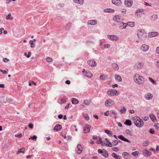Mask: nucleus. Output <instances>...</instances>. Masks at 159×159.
I'll use <instances>...</instances> for the list:
<instances>
[{
  "mask_svg": "<svg viewBox=\"0 0 159 159\" xmlns=\"http://www.w3.org/2000/svg\"><path fill=\"white\" fill-rule=\"evenodd\" d=\"M126 111V109L125 107H121L120 110V112L121 114H125Z\"/></svg>",
  "mask_w": 159,
  "mask_h": 159,
  "instance_id": "c756f323",
  "label": "nucleus"
},
{
  "mask_svg": "<svg viewBox=\"0 0 159 159\" xmlns=\"http://www.w3.org/2000/svg\"><path fill=\"white\" fill-rule=\"evenodd\" d=\"M107 93L110 96L118 95L119 94L118 91L114 89H109L107 91Z\"/></svg>",
  "mask_w": 159,
  "mask_h": 159,
  "instance_id": "20e7f679",
  "label": "nucleus"
},
{
  "mask_svg": "<svg viewBox=\"0 0 159 159\" xmlns=\"http://www.w3.org/2000/svg\"><path fill=\"white\" fill-rule=\"evenodd\" d=\"M107 143H107L106 145V146L109 147H112V143H111V142H108Z\"/></svg>",
  "mask_w": 159,
  "mask_h": 159,
  "instance_id": "8fccbe9b",
  "label": "nucleus"
},
{
  "mask_svg": "<svg viewBox=\"0 0 159 159\" xmlns=\"http://www.w3.org/2000/svg\"><path fill=\"white\" fill-rule=\"evenodd\" d=\"M127 26V23H124L121 22L120 23L119 26V28L120 30L125 29Z\"/></svg>",
  "mask_w": 159,
  "mask_h": 159,
  "instance_id": "4468645a",
  "label": "nucleus"
},
{
  "mask_svg": "<svg viewBox=\"0 0 159 159\" xmlns=\"http://www.w3.org/2000/svg\"><path fill=\"white\" fill-rule=\"evenodd\" d=\"M86 75L88 77L91 78L93 76V75H92V74L89 71H86Z\"/></svg>",
  "mask_w": 159,
  "mask_h": 159,
  "instance_id": "72a5a7b5",
  "label": "nucleus"
},
{
  "mask_svg": "<svg viewBox=\"0 0 159 159\" xmlns=\"http://www.w3.org/2000/svg\"><path fill=\"white\" fill-rule=\"evenodd\" d=\"M31 138L33 140H35L37 139V137L36 136H35V135H34V136H33L32 137H31Z\"/></svg>",
  "mask_w": 159,
  "mask_h": 159,
  "instance_id": "052dcab7",
  "label": "nucleus"
},
{
  "mask_svg": "<svg viewBox=\"0 0 159 159\" xmlns=\"http://www.w3.org/2000/svg\"><path fill=\"white\" fill-rule=\"evenodd\" d=\"M149 47L147 45L144 44H143L140 47V49L141 51L144 52H147L149 49Z\"/></svg>",
  "mask_w": 159,
  "mask_h": 159,
  "instance_id": "6e6552de",
  "label": "nucleus"
},
{
  "mask_svg": "<svg viewBox=\"0 0 159 159\" xmlns=\"http://www.w3.org/2000/svg\"><path fill=\"white\" fill-rule=\"evenodd\" d=\"M121 12L123 14H125L126 12V10L125 9L123 8L121 10Z\"/></svg>",
  "mask_w": 159,
  "mask_h": 159,
  "instance_id": "603ef678",
  "label": "nucleus"
},
{
  "mask_svg": "<svg viewBox=\"0 0 159 159\" xmlns=\"http://www.w3.org/2000/svg\"><path fill=\"white\" fill-rule=\"evenodd\" d=\"M115 10L111 8H106L103 10V11L107 13H113L114 12Z\"/></svg>",
  "mask_w": 159,
  "mask_h": 159,
  "instance_id": "412c9836",
  "label": "nucleus"
},
{
  "mask_svg": "<svg viewBox=\"0 0 159 159\" xmlns=\"http://www.w3.org/2000/svg\"><path fill=\"white\" fill-rule=\"evenodd\" d=\"M149 117L147 116H145L143 118V119L144 121H147Z\"/></svg>",
  "mask_w": 159,
  "mask_h": 159,
  "instance_id": "bf43d9fd",
  "label": "nucleus"
},
{
  "mask_svg": "<svg viewBox=\"0 0 159 159\" xmlns=\"http://www.w3.org/2000/svg\"><path fill=\"white\" fill-rule=\"evenodd\" d=\"M143 12V9H138L136 11L135 15L137 16H140L142 14Z\"/></svg>",
  "mask_w": 159,
  "mask_h": 159,
  "instance_id": "f8f14e48",
  "label": "nucleus"
},
{
  "mask_svg": "<svg viewBox=\"0 0 159 159\" xmlns=\"http://www.w3.org/2000/svg\"><path fill=\"white\" fill-rule=\"evenodd\" d=\"M62 128V126L61 125L57 124L56 125L54 128V129L56 131H59Z\"/></svg>",
  "mask_w": 159,
  "mask_h": 159,
  "instance_id": "aec40b11",
  "label": "nucleus"
},
{
  "mask_svg": "<svg viewBox=\"0 0 159 159\" xmlns=\"http://www.w3.org/2000/svg\"><path fill=\"white\" fill-rule=\"evenodd\" d=\"M129 154L127 152H124L122 154V156L125 158H127L128 157H129Z\"/></svg>",
  "mask_w": 159,
  "mask_h": 159,
  "instance_id": "2f4dec72",
  "label": "nucleus"
},
{
  "mask_svg": "<svg viewBox=\"0 0 159 159\" xmlns=\"http://www.w3.org/2000/svg\"><path fill=\"white\" fill-rule=\"evenodd\" d=\"M73 1L76 3L82 5L84 2V0H73Z\"/></svg>",
  "mask_w": 159,
  "mask_h": 159,
  "instance_id": "bb28decb",
  "label": "nucleus"
},
{
  "mask_svg": "<svg viewBox=\"0 0 159 159\" xmlns=\"http://www.w3.org/2000/svg\"><path fill=\"white\" fill-rule=\"evenodd\" d=\"M118 138L120 139L123 141L124 137L122 135H120L118 136Z\"/></svg>",
  "mask_w": 159,
  "mask_h": 159,
  "instance_id": "5fc2aeb1",
  "label": "nucleus"
},
{
  "mask_svg": "<svg viewBox=\"0 0 159 159\" xmlns=\"http://www.w3.org/2000/svg\"><path fill=\"white\" fill-rule=\"evenodd\" d=\"M116 80L118 82H120L122 81V78L120 76L118 75H116L115 76Z\"/></svg>",
  "mask_w": 159,
  "mask_h": 159,
  "instance_id": "c85d7f7f",
  "label": "nucleus"
},
{
  "mask_svg": "<svg viewBox=\"0 0 159 159\" xmlns=\"http://www.w3.org/2000/svg\"><path fill=\"white\" fill-rule=\"evenodd\" d=\"M118 143V141L116 140H113L112 142V143L113 144L112 145L113 146H116V145Z\"/></svg>",
  "mask_w": 159,
  "mask_h": 159,
  "instance_id": "37998d69",
  "label": "nucleus"
},
{
  "mask_svg": "<svg viewBox=\"0 0 159 159\" xmlns=\"http://www.w3.org/2000/svg\"><path fill=\"white\" fill-rule=\"evenodd\" d=\"M155 128H157V129H159V123H156L155 124Z\"/></svg>",
  "mask_w": 159,
  "mask_h": 159,
  "instance_id": "e2e57ef3",
  "label": "nucleus"
},
{
  "mask_svg": "<svg viewBox=\"0 0 159 159\" xmlns=\"http://www.w3.org/2000/svg\"><path fill=\"white\" fill-rule=\"evenodd\" d=\"M138 38L141 41L145 40L147 38V34L143 29H139L137 31Z\"/></svg>",
  "mask_w": 159,
  "mask_h": 159,
  "instance_id": "f257e3e1",
  "label": "nucleus"
},
{
  "mask_svg": "<svg viewBox=\"0 0 159 159\" xmlns=\"http://www.w3.org/2000/svg\"><path fill=\"white\" fill-rule=\"evenodd\" d=\"M156 66L157 68H159V60L156 62Z\"/></svg>",
  "mask_w": 159,
  "mask_h": 159,
  "instance_id": "69168bd1",
  "label": "nucleus"
},
{
  "mask_svg": "<svg viewBox=\"0 0 159 159\" xmlns=\"http://www.w3.org/2000/svg\"><path fill=\"white\" fill-rule=\"evenodd\" d=\"M111 47V45L109 44H106L104 45V48H109Z\"/></svg>",
  "mask_w": 159,
  "mask_h": 159,
  "instance_id": "6e6d98bb",
  "label": "nucleus"
},
{
  "mask_svg": "<svg viewBox=\"0 0 159 159\" xmlns=\"http://www.w3.org/2000/svg\"><path fill=\"white\" fill-rule=\"evenodd\" d=\"M145 98L148 100H149L152 96L151 94L149 93H147L145 96Z\"/></svg>",
  "mask_w": 159,
  "mask_h": 159,
  "instance_id": "5701e85b",
  "label": "nucleus"
},
{
  "mask_svg": "<svg viewBox=\"0 0 159 159\" xmlns=\"http://www.w3.org/2000/svg\"><path fill=\"white\" fill-rule=\"evenodd\" d=\"M71 23H69L67 24L65 26V29L66 30H69L71 26Z\"/></svg>",
  "mask_w": 159,
  "mask_h": 159,
  "instance_id": "e433bc0d",
  "label": "nucleus"
},
{
  "mask_svg": "<svg viewBox=\"0 0 159 159\" xmlns=\"http://www.w3.org/2000/svg\"><path fill=\"white\" fill-rule=\"evenodd\" d=\"M127 25L128 26L133 27L135 25V23L134 22H128L127 23Z\"/></svg>",
  "mask_w": 159,
  "mask_h": 159,
  "instance_id": "7c9ffc66",
  "label": "nucleus"
},
{
  "mask_svg": "<svg viewBox=\"0 0 159 159\" xmlns=\"http://www.w3.org/2000/svg\"><path fill=\"white\" fill-rule=\"evenodd\" d=\"M12 101V100L10 98H8L7 99V100L5 102H4L5 103H9L11 102Z\"/></svg>",
  "mask_w": 159,
  "mask_h": 159,
  "instance_id": "09e8293b",
  "label": "nucleus"
},
{
  "mask_svg": "<svg viewBox=\"0 0 159 159\" xmlns=\"http://www.w3.org/2000/svg\"><path fill=\"white\" fill-rule=\"evenodd\" d=\"M72 103L74 104H76L79 103L78 100L75 98H72L71 99Z\"/></svg>",
  "mask_w": 159,
  "mask_h": 159,
  "instance_id": "cd10ccee",
  "label": "nucleus"
},
{
  "mask_svg": "<svg viewBox=\"0 0 159 159\" xmlns=\"http://www.w3.org/2000/svg\"><path fill=\"white\" fill-rule=\"evenodd\" d=\"M112 156L116 159H120L121 156L116 154L115 153H113L112 154Z\"/></svg>",
  "mask_w": 159,
  "mask_h": 159,
  "instance_id": "393cba45",
  "label": "nucleus"
},
{
  "mask_svg": "<svg viewBox=\"0 0 159 159\" xmlns=\"http://www.w3.org/2000/svg\"><path fill=\"white\" fill-rule=\"evenodd\" d=\"M125 132L127 134H130L131 133L129 129L126 130Z\"/></svg>",
  "mask_w": 159,
  "mask_h": 159,
  "instance_id": "338daca9",
  "label": "nucleus"
},
{
  "mask_svg": "<svg viewBox=\"0 0 159 159\" xmlns=\"http://www.w3.org/2000/svg\"><path fill=\"white\" fill-rule=\"evenodd\" d=\"M149 80L153 84H156V82L155 80H154L151 78L149 77L148 78Z\"/></svg>",
  "mask_w": 159,
  "mask_h": 159,
  "instance_id": "79ce46f5",
  "label": "nucleus"
},
{
  "mask_svg": "<svg viewBox=\"0 0 159 159\" xmlns=\"http://www.w3.org/2000/svg\"><path fill=\"white\" fill-rule=\"evenodd\" d=\"M133 80L136 83L139 85H142L145 82V80L143 77L137 74L134 75Z\"/></svg>",
  "mask_w": 159,
  "mask_h": 159,
  "instance_id": "f03ea898",
  "label": "nucleus"
},
{
  "mask_svg": "<svg viewBox=\"0 0 159 159\" xmlns=\"http://www.w3.org/2000/svg\"><path fill=\"white\" fill-rule=\"evenodd\" d=\"M104 131L105 133L109 135H112V133L111 131L107 129H105Z\"/></svg>",
  "mask_w": 159,
  "mask_h": 159,
  "instance_id": "a19ab883",
  "label": "nucleus"
},
{
  "mask_svg": "<svg viewBox=\"0 0 159 159\" xmlns=\"http://www.w3.org/2000/svg\"><path fill=\"white\" fill-rule=\"evenodd\" d=\"M149 142L148 140H146L143 142V145L144 146L146 147L149 145Z\"/></svg>",
  "mask_w": 159,
  "mask_h": 159,
  "instance_id": "58836bf2",
  "label": "nucleus"
},
{
  "mask_svg": "<svg viewBox=\"0 0 159 159\" xmlns=\"http://www.w3.org/2000/svg\"><path fill=\"white\" fill-rule=\"evenodd\" d=\"M156 52L159 54V47H158L157 48L156 50Z\"/></svg>",
  "mask_w": 159,
  "mask_h": 159,
  "instance_id": "774afa93",
  "label": "nucleus"
},
{
  "mask_svg": "<svg viewBox=\"0 0 159 159\" xmlns=\"http://www.w3.org/2000/svg\"><path fill=\"white\" fill-rule=\"evenodd\" d=\"M125 124L127 125L130 126L131 125V122L130 120H127L125 122Z\"/></svg>",
  "mask_w": 159,
  "mask_h": 159,
  "instance_id": "473e14b6",
  "label": "nucleus"
},
{
  "mask_svg": "<svg viewBox=\"0 0 159 159\" xmlns=\"http://www.w3.org/2000/svg\"><path fill=\"white\" fill-rule=\"evenodd\" d=\"M110 114L111 116H112V115H116L115 111L113 110H111L110 111Z\"/></svg>",
  "mask_w": 159,
  "mask_h": 159,
  "instance_id": "de8ad7c7",
  "label": "nucleus"
},
{
  "mask_svg": "<svg viewBox=\"0 0 159 159\" xmlns=\"http://www.w3.org/2000/svg\"><path fill=\"white\" fill-rule=\"evenodd\" d=\"M77 152L78 154L81 153L83 151V148L80 144H78L77 146Z\"/></svg>",
  "mask_w": 159,
  "mask_h": 159,
  "instance_id": "dca6fc26",
  "label": "nucleus"
},
{
  "mask_svg": "<svg viewBox=\"0 0 159 159\" xmlns=\"http://www.w3.org/2000/svg\"><path fill=\"white\" fill-rule=\"evenodd\" d=\"M107 37L108 39L114 41H118L119 39V38L117 36L114 34L108 35Z\"/></svg>",
  "mask_w": 159,
  "mask_h": 159,
  "instance_id": "0eeeda50",
  "label": "nucleus"
},
{
  "mask_svg": "<svg viewBox=\"0 0 159 159\" xmlns=\"http://www.w3.org/2000/svg\"><path fill=\"white\" fill-rule=\"evenodd\" d=\"M90 126L89 125H86L84 129V132L85 133H87L89 132L90 129Z\"/></svg>",
  "mask_w": 159,
  "mask_h": 159,
  "instance_id": "2eb2a0df",
  "label": "nucleus"
},
{
  "mask_svg": "<svg viewBox=\"0 0 159 159\" xmlns=\"http://www.w3.org/2000/svg\"><path fill=\"white\" fill-rule=\"evenodd\" d=\"M46 60L48 62H51L52 60L51 58L50 57H48L46 59Z\"/></svg>",
  "mask_w": 159,
  "mask_h": 159,
  "instance_id": "4d7b16f0",
  "label": "nucleus"
},
{
  "mask_svg": "<svg viewBox=\"0 0 159 159\" xmlns=\"http://www.w3.org/2000/svg\"><path fill=\"white\" fill-rule=\"evenodd\" d=\"M112 66L113 68L116 71H117L119 69V66L116 63H113L112 64Z\"/></svg>",
  "mask_w": 159,
  "mask_h": 159,
  "instance_id": "b1692460",
  "label": "nucleus"
},
{
  "mask_svg": "<svg viewBox=\"0 0 159 159\" xmlns=\"http://www.w3.org/2000/svg\"><path fill=\"white\" fill-rule=\"evenodd\" d=\"M152 154V152L149 151L147 149H145L143 151V155L145 156L150 157Z\"/></svg>",
  "mask_w": 159,
  "mask_h": 159,
  "instance_id": "1a4fd4ad",
  "label": "nucleus"
},
{
  "mask_svg": "<svg viewBox=\"0 0 159 159\" xmlns=\"http://www.w3.org/2000/svg\"><path fill=\"white\" fill-rule=\"evenodd\" d=\"M143 65L144 63L143 62H137L134 65V68L136 70L140 69L143 67Z\"/></svg>",
  "mask_w": 159,
  "mask_h": 159,
  "instance_id": "39448f33",
  "label": "nucleus"
},
{
  "mask_svg": "<svg viewBox=\"0 0 159 159\" xmlns=\"http://www.w3.org/2000/svg\"><path fill=\"white\" fill-rule=\"evenodd\" d=\"M112 3L115 5L119 6L120 5L121 1L120 0H112Z\"/></svg>",
  "mask_w": 159,
  "mask_h": 159,
  "instance_id": "f3484780",
  "label": "nucleus"
},
{
  "mask_svg": "<svg viewBox=\"0 0 159 159\" xmlns=\"http://www.w3.org/2000/svg\"><path fill=\"white\" fill-rule=\"evenodd\" d=\"M11 14H9L8 15L6 16V19L7 20L10 19L12 20V18L11 16Z\"/></svg>",
  "mask_w": 159,
  "mask_h": 159,
  "instance_id": "c03bdc74",
  "label": "nucleus"
},
{
  "mask_svg": "<svg viewBox=\"0 0 159 159\" xmlns=\"http://www.w3.org/2000/svg\"><path fill=\"white\" fill-rule=\"evenodd\" d=\"M15 137L18 138H21L22 136V134H16L15 135Z\"/></svg>",
  "mask_w": 159,
  "mask_h": 159,
  "instance_id": "864d4df0",
  "label": "nucleus"
},
{
  "mask_svg": "<svg viewBox=\"0 0 159 159\" xmlns=\"http://www.w3.org/2000/svg\"><path fill=\"white\" fill-rule=\"evenodd\" d=\"M102 155L105 157H107L109 156V154L107 151L105 150L102 153Z\"/></svg>",
  "mask_w": 159,
  "mask_h": 159,
  "instance_id": "f704fd0d",
  "label": "nucleus"
},
{
  "mask_svg": "<svg viewBox=\"0 0 159 159\" xmlns=\"http://www.w3.org/2000/svg\"><path fill=\"white\" fill-rule=\"evenodd\" d=\"M25 152V149L24 148L19 149L18 152L16 153L17 154H18L20 153H24Z\"/></svg>",
  "mask_w": 159,
  "mask_h": 159,
  "instance_id": "c9c22d12",
  "label": "nucleus"
},
{
  "mask_svg": "<svg viewBox=\"0 0 159 159\" xmlns=\"http://www.w3.org/2000/svg\"><path fill=\"white\" fill-rule=\"evenodd\" d=\"M158 34V33L157 32H151L148 33V36L149 37H152L156 36Z\"/></svg>",
  "mask_w": 159,
  "mask_h": 159,
  "instance_id": "6ab92c4d",
  "label": "nucleus"
},
{
  "mask_svg": "<svg viewBox=\"0 0 159 159\" xmlns=\"http://www.w3.org/2000/svg\"><path fill=\"white\" fill-rule=\"evenodd\" d=\"M133 3L132 0H125L124 1L125 5L127 7H131Z\"/></svg>",
  "mask_w": 159,
  "mask_h": 159,
  "instance_id": "9b49d317",
  "label": "nucleus"
},
{
  "mask_svg": "<svg viewBox=\"0 0 159 159\" xmlns=\"http://www.w3.org/2000/svg\"><path fill=\"white\" fill-rule=\"evenodd\" d=\"M158 16L157 15L153 14L150 17V20L152 21H155L157 19Z\"/></svg>",
  "mask_w": 159,
  "mask_h": 159,
  "instance_id": "4be33fe9",
  "label": "nucleus"
},
{
  "mask_svg": "<svg viewBox=\"0 0 159 159\" xmlns=\"http://www.w3.org/2000/svg\"><path fill=\"white\" fill-rule=\"evenodd\" d=\"M133 120L134 124L138 127H142L144 125L143 121L139 117L135 116L133 118Z\"/></svg>",
  "mask_w": 159,
  "mask_h": 159,
  "instance_id": "7ed1b4c3",
  "label": "nucleus"
},
{
  "mask_svg": "<svg viewBox=\"0 0 159 159\" xmlns=\"http://www.w3.org/2000/svg\"><path fill=\"white\" fill-rule=\"evenodd\" d=\"M29 127L30 128V129H32L33 128V125L32 124V123H30L29 124Z\"/></svg>",
  "mask_w": 159,
  "mask_h": 159,
  "instance_id": "13d9d810",
  "label": "nucleus"
},
{
  "mask_svg": "<svg viewBox=\"0 0 159 159\" xmlns=\"http://www.w3.org/2000/svg\"><path fill=\"white\" fill-rule=\"evenodd\" d=\"M58 7H62L64 6V4L63 3H59L57 5Z\"/></svg>",
  "mask_w": 159,
  "mask_h": 159,
  "instance_id": "680f3d73",
  "label": "nucleus"
},
{
  "mask_svg": "<svg viewBox=\"0 0 159 159\" xmlns=\"http://www.w3.org/2000/svg\"><path fill=\"white\" fill-rule=\"evenodd\" d=\"M97 23V21L96 20H89L87 22V24L89 25H96Z\"/></svg>",
  "mask_w": 159,
  "mask_h": 159,
  "instance_id": "ddd939ff",
  "label": "nucleus"
},
{
  "mask_svg": "<svg viewBox=\"0 0 159 159\" xmlns=\"http://www.w3.org/2000/svg\"><path fill=\"white\" fill-rule=\"evenodd\" d=\"M149 132L150 133L152 134H154V130H153L151 129H150Z\"/></svg>",
  "mask_w": 159,
  "mask_h": 159,
  "instance_id": "0e129e2a",
  "label": "nucleus"
},
{
  "mask_svg": "<svg viewBox=\"0 0 159 159\" xmlns=\"http://www.w3.org/2000/svg\"><path fill=\"white\" fill-rule=\"evenodd\" d=\"M84 117L87 120L89 119V117L87 114H84Z\"/></svg>",
  "mask_w": 159,
  "mask_h": 159,
  "instance_id": "49530a36",
  "label": "nucleus"
},
{
  "mask_svg": "<svg viewBox=\"0 0 159 159\" xmlns=\"http://www.w3.org/2000/svg\"><path fill=\"white\" fill-rule=\"evenodd\" d=\"M107 77L105 75H101L100 77V79L101 80H105Z\"/></svg>",
  "mask_w": 159,
  "mask_h": 159,
  "instance_id": "a18cd8bd",
  "label": "nucleus"
},
{
  "mask_svg": "<svg viewBox=\"0 0 159 159\" xmlns=\"http://www.w3.org/2000/svg\"><path fill=\"white\" fill-rule=\"evenodd\" d=\"M90 100H85L84 101V104L87 106L89 105L90 104Z\"/></svg>",
  "mask_w": 159,
  "mask_h": 159,
  "instance_id": "4c0bfd02",
  "label": "nucleus"
},
{
  "mask_svg": "<svg viewBox=\"0 0 159 159\" xmlns=\"http://www.w3.org/2000/svg\"><path fill=\"white\" fill-rule=\"evenodd\" d=\"M139 154V152L138 151H136L133 152L131 153V155L134 156H137V155Z\"/></svg>",
  "mask_w": 159,
  "mask_h": 159,
  "instance_id": "ea45409f",
  "label": "nucleus"
},
{
  "mask_svg": "<svg viewBox=\"0 0 159 159\" xmlns=\"http://www.w3.org/2000/svg\"><path fill=\"white\" fill-rule=\"evenodd\" d=\"M114 103V101L110 99H109L105 102V104L106 107H112Z\"/></svg>",
  "mask_w": 159,
  "mask_h": 159,
  "instance_id": "423d86ee",
  "label": "nucleus"
},
{
  "mask_svg": "<svg viewBox=\"0 0 159 159\" xmlns=\"http://www.w3.org/2000/svg\"><path fill=\"white\" fill-rule=\"evenodd\" d=\"M114 20L117 23H119L121 21L120 17L119 15H116L113 17Z\"/></svg>",
  "mask_w": 159,
  "mask_h": 159,
  "instance_id": "a211bd4d",
  "label": "nucleus"
},
{
  "mask_svg": "<svg viewBox=\"0 0 159 159\" xmlns=\"http://www.w3.org/2000/svg\"><path fill=\"white\" fill-rule=\"evenodd\" d=\"M149 117L151 119L153 122H155L156 120V118L155 116L152 113L149 114Z\"/></svg>",
  "mask_w": 159,
  "mask_h": 159,
  "instance_id": "a878e982",
  "label": "nucleus"
},
{
  "mask_svg": "<svg viewBox=\"0 0 159 159\" xmlns=\"http://www.w3.org/2000/svg\"><path fill=\"white\" fill-rule=\"evenodd\" d=\"M112 150L115 152H117L119 151V148L117 147H114L112 148Z\"/></svg>",
  "mask_w": 159,
  "mask_h": 159,
  "instance_id": "3c124183",
  "label": "nucleus"
},
{
  "mask_svg": "<svg viewBox=\"0 0 159 159\" xmlns=\"http://www.w3.org/2000/svg\"><path fill=\"white\" fill-rule=\"evenodd\" d=\"M88 64L92 67H94L97 65V63L94 60H90L88 61Z\"/></svg>",
  "mask_w": 159,
  "mask_h": 159,
  "instance_id": "9d476101",
  "label": "nucleus"
}]
</instances>
